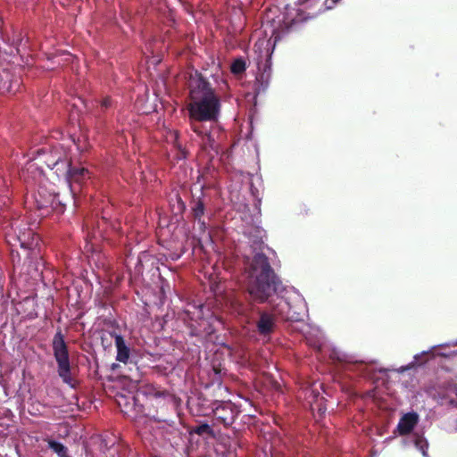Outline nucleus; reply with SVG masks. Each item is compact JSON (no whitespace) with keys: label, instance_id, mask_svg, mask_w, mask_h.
<instances>
[{"label":"nucleus","instance_id":"obj_1","mask_svg":"<svg viewBox=\"0 0 457 457\" xmlns=\"http://www.w3.org/2000/svg\"><path fill=\"white\" fill-rule=\"evenodd\" d=\"M246 236L253 252H256L253 259L247 257L249 262L245 270L247 274L246 290L251 297L263 303L274 295L284 290V286L271 267L269 258L262 252L264 247L263 237L265 231L259 227H250Z\"/></svg>","mask_w":457,"mask_h":457},{"label":"nucleus","instance_id":"obj_2","mask_svg":"<svg viewBox=\"0 0 457 457\" xmlns=\"http://www.w3.org/2000/svg\"><path fill=\"white\" fill-rule=\"evenodd\" d=\"M189 103L187 109L190 126L195 122H217L220 114V96L198 71L189 75Z\"/></svg>","mask_w":457,"mask_h":457},{"label":"nucleus","instance_id":"obj_3","mask_svg":"<svg viewBox=\"0 0 457 457\" xmlns=\"http://www.w3.org/2000/svg\"><path fill=\"white\" fill-rule=\"evenodd\" d=\"M109 382L112 383L109 387L116 390L115 401L121 412L128 418L137 420L144 414L142 404L137 403L135 395L138 392L139 378H130L121 373H112L108 377Z\"/></svg>","mask_w":457,"mask_h":457},{"label":"nucleus","instance_id":"obj_4","mask_svg":"<svg viewBox=\"0 0 457 457\" xmlns=\"http://www.w3.org/2000/svg\"><path fill=\"white\" fill-rule=\"evenodd\" d=\"M447 345H435L428 351H424L413 357V361L407 365L402 366L399 370L393 371H409L419 369H433L436 365L441 367L445 371H451L457 369V350L446 351ZM370 371H392L386 368L371 367Z\"/></svg>","mask_w":457,"mask_h":457},{"label":"nucleus","instance_id":"obj_5","mask_svg":"<svg viewBox=\"0 0 457 457\" xmlns=\"http://www.w3.org/2000/svg\"><path fill=\"white\" fill-rule=\"evenodd\" d=\"M290 309L289 303L281 298L275 304H271L268 310L259 311V319L256 321L259 336L270 338L277 329L278 321L293 320L289 315Z\"/></svg>","mask_w":457,"mask_h":457},{"label":"nucleus","instance_id":"obj_6","mask_svg":"<svg viewBox=\"0 0 457 457\" xmlns=\"http://www.w3.org/2000/svg\"><path fill=\"white\" fill-rule=\"evenodd\" d=\"M12 232H8L5 235L6 242L15 246L17 244L21 248L28 249L37 245V237L28 224L22 221L15 220L12 224Z\"/></svg>","mask_w":457,"mask_h":457},{"label":"nucleus","instance_id":"obj_7","mask_svg":"<svg viewBox=\"0 0 457 457\" xmlns=\"http://www.w3.org/2000/svg\"><path fill=\"white\" fill-rule=\"evenodd\" d=\"M165 431L166 422H157L149 420L142 431V440L153 450L165 452Z\"/></svg>","mask_w":457,"mask_h":457},{"label":"nucleus","instance_id":"obj_8","mask_svg":"<svg viewBox=\"0 0 457 457\" xmlns=\"http://www.w3.org/2000/svg\"><path fill=\"white\" fill-rule=\"evenodd\" d=\"M240 410L231 401H214L212 403V413L216 424L228 427L232 425Z\"/></svg>","mask_w":457,"mask_h":457},{"label":"nucleus","instance_id":"obj_9","mask_svg":"<svg viewBox=\"0 0 457 457\" xmlns=\"http://www.w3.org/2000/svg\"><path fill=\"white\" fill-rule=\"evenodd\" d=\"M38 154L42 155V162L49 169L54 170L58 177H61L62 173L67 172V166H69L71 159L62 149L54 147L49 153H46L45 150H39Z\"/></svg>","mask_w":457,"mask_h":457},{"label":"nucleus","instance_id":"obj_10","mask_svg":"<svg viewBox=\"0 0 457 457\" xmlns=\"http://www.w3.org/2000/svg\"><path fill=\"white\" fill-rule=\"evenodd\" d=\"M52 345L60 371H71L68 348L60 328L54 336Z\"/></svg>","mask_w":457,"mask_h":457},{"label":"nucleus","instance_id":"obj_11","mask_svg":"<svg viewBox=\"0 0 457 457\" xmlns=\"http://www.w3.org/2000/svg\"><path fill=\"white\" fill-rule=\"evenodd\" d=\"M61 177L65 178L71 191L75 194L77 190H79L80 186L90 179V172L84 167H73L70 160L67 172L62 173Z\"/></svg>","mask_w":457,"mask_h":457},{"label":"nucleus","instance_id":"obj_12","mask_svg":"<svg viewBox=\"0 0 457 457\" xmlns=\"http://www.w3.org/2000/svg\"><path fill=\"white\" fill-rule=\"evenodd\" d=\"M191 129L196 133L199 137H202V145L204 150H212L216 154L220 151V144L215 139V133H219V129L212 128L207 129L203 124L199 122H195L192 124Z\"/></svg>","mask_w":457,"mask_h":457},{"label":"nucleus","instance_id":"obj_13","mask_svg":"<svg viewBox=\"0 0 457 457\" xmlns=\"http://www.w3.org/2000/svg\"><path fill=\"white\" fill-rule=\"evenodd\" d=\"M165 452L170 453L183 446L187 435L183 434L175 425L166 422Z\"/></svg>","mask_w":457,"mask_h":457},{"label":"nucleus","instance_id":"obj_14","mask_svg":"<svg viewBox=\"0 0 457 457\" xmlns=\"http://www.w3.org/2000/svg\"><path fill=\"white\" fill-rule=\"evenodd\" d=\"M38 195L40 199H37V203L39 209L51 208L58 213L63 212L66 204L60 199L59 194L50 195L48 198H44L43 193L38 191Z\"/></svg>","mask_w":457,"mask_h":457},{"label":"nucleus","instance_id":"obj_15","mask_svg":"<svg viewBox=\"0 0 457 457\" xmlns=\"http://www.w3.org/2000/svg\"><path fill=\"white\" fill-rule=\"evenodd\" d=\"M419 421V415L416 412L405 413L399 420L397 431L401 436L409 434Z\"/></svg>","mask_w":457,"mask_h":457},{"label":"nucleus","instance_id":"obj_16","mask_svg":"<svg viewBox=\"0 0 457 457\" xmlns=\"http://www.w3.org/2000/svg\"><path fill=\"white\" fill-rule=\"evenodd\" d=\"M108 335L110 338L115 339V345L117 348V361L126 363L129 358L130 350L126 345L123 337L117 334L115 331L109 332Z\"/></svg>","mask_w":457,"mask_h":457},{"label":"nucleus","instance_id":"obj_17","mask_svg":"<svg viewBox=\"0 0 457 457\" xmlns=\"http://www.w3.org/2000/svg\"><path fill=\"white\" fill-rule=\"evenodd\" d=\"M191 212L194 219L201 223V226L204 228V222L201 221L202 217L204 215L205 204L202 198L193 199L191 204Z\"/></svg>","mask_w":457,"mask_h":457},{"label":"nucleus","instance_id":"obj_18","mask_svg":"<svg viewBox=\"0 0 457 457\" xmlns=\"http://www.w3.org/2000/svg\"><path fill=\"white\" fill-rule=\"evenodd\" d=\"M410 442L419 450L424 457H429L428 453V440L421 435L414 434L410 437Z\"/></svg>","mask_w":457,"mask_h":457},{"label":"nucleus","instance_id":"obj_19","mask_svg":"<svg viewBox=\"0 0 457 457\" xmlns=\"http://www.w3.org/2000/svg\"><path fill=\"white\" fill-rule=\"evenodd\" d=\"M190 434L191 435L196 434L204 438H210V437L213 436V429L209 424L202 423V424H199V425L194 427L191 429Z\"/></svg>","mask_w":457,"mask_h":457},{"label":"nucleus","instance_id":"obj_20","mask_svg":"<svg viewBox=\"0 0 457 457\" xmlns=\"http://www.w3.org/2000/svg\"><path fill=\"white\" fill-rule=\"evenodd\" d=\"M46 442L48 447L55 453L58 457H70L68 454V448L62 443L54 439H47Z\"/></svg>","mask_w":457,"mask_h":457},{"label":"nucleus","instance_id":"obj_21","mask_svg":"<svg viewBox=\"0 0 457 457\" xmlns=\"http://www.w3.org/2000/svg\"><path fill=\"white\" fill-rule=\"evenodd\" d=\"M245 69H246L245 62L241 58L236 59L232 62L231 67H230L231 72L235 75H239V74L243 73L245 71Z\"/></svg>","mask_w":457,"mask_h":457},{"label":"nucleus","instance_id":"obj_22","mask_svg":"<svg viewBox=\"0 0 457 457\" xmlns=\"http://www.w3.org/2000/svg\"><path fill=\"white\" fill-rule=\"evenodd\" d=\"M75 374L76 373H59V376L71 388H76L79 381L75 378Z\"/></svg>","mask_w":457,"mask_h":457},{"label":"nucleus","instance_id":"obj_23","mask_svg":"<svg viewBox=\"0 0 457 457\" xmlns=\"http://www.w3.org/2000/svg\"><path fill=\"white\" fill-rule=\"evenodd\" d=\"M143 394L145 395L154 396L156 398L163 397L165 395L164 391L156 389L153 386H149L145 389H144Z\"/></svg>","mask_w":457,"mask_h":457},{"label":"nucleus","instance_id":"obj_24","mask_svg":"<svg viewBox=\"0 0 457 457\" xmlns=\"http://www.w3.org/2000/svg\"><path fill=\"white\" fill-rule=\"evenodd\" d=\"M101 109L103 111H106L108 110L109 108H111L112 106V100L110 96H105L102 101H101Z\"/></svg>","mask_w":457,"mask_h":457},{"label":"nucleus","instance_id":"obj_25","mask_svg":"<svg viewBox=\"0 0 457 457\" xmlns=\"http://www.w3.org/2000/svg\"><path fill=\"white\" fill-rule=\"evenodd\" d=\"M148 257H150V255L147 253H145V252H142L138 255L137 264V267H136L138 272H141V266H142L143 261L145 260Z\"/></svg>","mask_w":457,"mask_h":457},{"label":"nucleus","instance_id":"obj_26","mask_svg":"<svg viewBox=\"0 0 457 457\" xmlns=\"http://www.w3.org/2000/svg\"><path fill=\"white\" fill-rule=\"evenodd\" d=\"M195 373H188V372H186L185 373V382L187 383L188 381H191L192 383L195 384Z\"/></svg>","mask_w":457,"mask_h":457},{"label":"nucleus","instance_id":"obj_27","mask_svg":"<svg viewBox=\"0 0 457 457\" xmlns=\"http://www.w3.org/2000/svg\"><path fill=\"white\" fill-rule=\"evenodd\" d=\"M309 345L313 347L317 351H320L322 347V344L320 341H315L313 343H309Z\"/></svg>","mask_w":457,"mask_h":457},{"label":"nucleus","instance_id":"obj_28","mask_svg":"<svg viewBox=\"0 0 457 457\" xmlns=\"http://www.w3.org/2000/svg\"><path fill=\"white\" fill-rule=\"evenodd\" d=\"M101 341H102V345L104 346V347H107V346H110L111 345V341L106 338L105 335H103L101 337Z\"/></svg>","mask_w":457,"mask_h":457},{"label":"nucleus","instance_id":"obj_29","mask_svg":"<svg viewBox=\"0 0 457 457\" xmlns=\"http://www.w3.org/2000/svg\"><path fill=\"white\" fill-rule=\"evenodd\" d=\"M190 336L191 337H198V334L196 333L195 329H192L190 331Z\"/></svg>","mask_w":457,"mask_h":457},{"label":"nucleus","instance_id":"obj_30","mask_svg":"<svg viewBox=\"0 0 457 457\" xmlns=\"http://www.w3.org/2000/svg\"><path fill=\"white\" fill-rule=\"evenodd\" d=\"M212 371L217 372V371H221V370H220V369L213 368V369H212Z\"/></svg>","mask_w":457,"mask_h":457},{"label":"nucleus","instance_id":"obj_31","mask_svg":"<svg viewBox=\"0 0 457 457\" xmlns=\"http://www.w3.org/2000/svg\"><path fill=\"white\" fill-rule=\"evenodd\" d=\"M190 389H191V390H193V389H194V390H195V391H196V390H197V387H196V386H190Z\"/></svg>","mask_w":457,"mask_h":457},{"label":"nucleus","instance_id":"obj_32","mask_svg":"<svg viewBox=\"0 0 457 457\" xmlns=\"http://www.w3.org/2000/svg\"><path fill=\"white\" fill-rule=\"evenodd\" d=\"M204 386L205 388H208V387L210 386V384L206 383V384H204Z\"/></svg>","mask_w":457,"mask_h":457},{"label":"nucleus","instance_id":"obj_33","mask_svg":"<svg viewBox=\"0 0 457 457\" xmlns=\"http://www.w3.org/2000/svg\"><path fill=\"white\" fill-rule=\"evenodd\" d=\"M217 386H218V387H219V388H220V387H221V384H220V382H218V383H217Z\"/></svg>","mask_w":457,"mask_h":457},{"label":"nucleus","instance_id":"obj_34","mask_svg":"<svg viewBox=\"0 0 457 457\" xmlns=\"http://www.w3.org/2000/svg\"><path fill=\"white\" fill-rule=\"evenodd\" d=\"M370 366H372L373 364H375L374 361H370V363H368Z\"/></svg>","mask_w":457,"mask_h":457},{"label":"nucleus","instance_id":"obj_35","mask_svg":"<svg viewBox=\"0 0 457 457\" xmlns=\"http://www.w3.org/2000/svg\"><path fill=\"white\" fill-rule=\"evenodd\" d=\"M200 373L197 374L198 379H201L202 378L199 376Z\"/></svg>","mask_w":457,"mask_h":457},{"label":"nucleus","instance_id":"obj_36","mask_svg":"<svg viewBox=\"0 0 457 457\" xmlns=\"http://www.w3.org/2000/svg\"><path fill=\"white\" fill-rule=\"evenodd\" d=\"M457 345V341L453 344V345Z\"/></svg>","mask_w":457,"mask_h":457}]
</instances>
